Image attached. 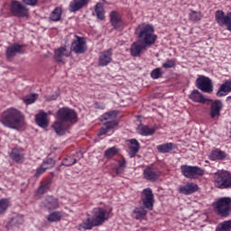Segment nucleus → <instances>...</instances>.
Returning <instances> with one entry per match:
<instances>
[{
	"label": "nucleus",
	"instance_id": "1",
	"mask_svg": "<svg viewBox=\"0 0 231 231\" xmlns=\"http://www.w3.org/2000/svg\"><path fill=\"white\" fill-rule=\"evenodd\" d=\"M152 24L142 23L135 28L138 41L132 43L130 53L133 57H140L142 51L154 44L157 35L154 34Z\"/></svg>",
	"mask_w": 231,
	"mask_h": 231
},
{
	"label": "nucleus",
	"instance_id": "2",
	"mask_svg": "<svg viewBox=\"0 0 231 231\" xmlns=\"http://www.w3.org/2000/svg\"><path fill=\"white\" fill-rule=\"evenodd\" d=\"M1 123L5 127L18 130L24 126L25 117L17 108H7L1 116Z\"/></svg>",
	"mask_w": 231,
	"mask_h": 231
},
{
	"label": "nucleus",
	"instance_id": "3",
	"mask_svg": "<svg viewBox=\"0 0 231 231\" xmlns=\"http://www.w3.org/2000/svg\"><path fill=\"white\" fill-rule=\"evenodd\" d=\"M10 13L17 18H27L30 16V9L22 1L12 0L10 3Z\"/></svg>",
	"mask_w": 231,
	"mask_h": 231
},
{
	"label": "nucleus",
	"instance_id": "4",
	"mask_svg": "<svg viewBox=\"0 0 231 231\" xmlns=\"http://www.w3.org/2000/svg\"><path fill=\"white\" fill-rule=\"evenodd\" d=\"M214 182L217 189L231 188V173L226 171H218L215 173Z\"/></svg>",
	"mask_w": 231,
	"mask_h": 231
},
{
	"label": "nucleus",
	"instance_id": "5",
	"mask_svg": "<svg viewBox=\"0 0 231 231\" xmlns=\"http://www.w3.org/2000/svg\"><path fill=\"white\" fill-rule=\"evenodd\" d=\"M213 206L219 216L226 217L231 212V199L222 198L215 202Z\"/></svg>",
	"mask_w": 231,
	"mask_h": 231
},
{
	"label": "nucleus",
	"instance_id": "6",
	"mask_svg": "<svg viewBox=\"0 0 231 231\" xmlns=\"http://www.w3.org/2000/svg\"><path fill=\"white\" fill-rule=\"evenodd\" d=\"M180 171L185 178L190 180L198 179L205 174V171L197 166L182 165Z\"/></svg>",
	"mask_w": 231,
	"mask_h": 231
},
{
	"label": "nucleus",
	"instance_id": "7",
	"mask_svg": "<svg viewBox=\"0 0 231 231\" xmlns=\"http://www.w3.org/2000/svg\"><path fill=\"white\" fill-rule=\"evenodd\" d=\"M78 117L77 113L73 108H68L64 106L63 108H60L57 112L58 120L66 123L69 125V123H73Z\"/></svg>",
	"mask_w": 231,
	"mask_h": 231
},
{
	"label": "nucleus",
	"instance_id": "8",
	"mask_svg": "<svg viewBox=\"0 0 231 231\" xmlns=\"http://www.w3.org/2000/svg\"><path fill=\"white\" fill-rule=\"evenodd\" d=\"M94 224L101 226L105 221L109 220V212L102 208H96L92 210Z\"/></svg>",
	"mask_w": 231,
	"mask_h": 231
},
{
	"label": "nucleus",
	"instance_id": "9",
	"mask_svg": "<svg viewBox=\"0 0 231 231\" xmlns=\"http://www.w3.org/2000/svg\"><path fill=\"white\" fill-rule=\"evenodd\" d=\"M215 19L219 26L226 25L227 30L231 32V12L225 14L223 10H217L215 13Z\"/></svg>",
	"mask_w": 231,
	"mask_h": 231
},
{
	"label": "nucleus",
	"instance_id": "10",
	"mask_svg": "<svg viewBox=\"0 0 231 231\" xmlns=\"http://www.w3.org/2000/svg\"><path fill=\"white\" fill-rule=\"evenodd\" d=\"M73 42H71V51L76 54H84L88 51V44L86 43V39L79 35H75Z\"/></svg>",
	"mask_w": 231,
	"mask_h": 231
},
{
	"label": "nucleus",
	"instance_id": "11",
	"mask_svg": "<svg viewBox=\"0 0 231 231\" xmlns=\"http://www.w3.org/2000/svg\"><path fill=\"white\" fill-rule=\"evenodd\" d=\"M197 88L204 93H212L213 85L210 78H207L206 76H199L196 80Z\"/></svg>",
	"mask_w": 231,
	"mask_h": 231
},
{
	"label": "nucleus",
	"instance_id": "12",
	"mask_svg": "<svg viewBox=\"0 0 231 231\" xmlns=\"http://www.w3.org/2000/svg\"><path fill=\"white\" fill-rule=\"evenodd\" d=\"M142 202L144 208L152 210L154 203V196L150 188L144 189L142 192Z\"/></svg>",
	"mask_w": 231,
	"mask_h": 231
},
{
	"label": "nucleus",
	"instance_id": "13",
	"mask_svg": "<svg viewBox=\"0 0 231 231\" xmlns=\"http://www.w3.org/2000/svg\"><path fill=\"white\" fill-rule=\"evenodd\" d=\"M110 23L116 31L124 29V20L122 15L117 11H111L110 13Z\"/></svg>",
	"mask_w": 231,
	"mask_h": 231
},
{
	"label": "nucleus",
	"instance_id": "14",
	"mask_svg": "<svg viewBox=\"0 0 231 231\" xmlns=\"http://www.w3.org/2000/svg\"><path fill=\"white\" fill-rule=\"evenodd\" d=\"M113 60V51L111 49L100 52L97 65L99 67H106Z\"/></svg>",
	"mask_w": 231,
	"mask_h": 231
},
{
	"label": "nucleus",
	"instance_id": "15",
	"mask_svg": "<svg viewBox=\"0 0 231 231\" xmlns=\"http://www.w3.org/2000/svg\"><path fill=\"white\" fill-rule=\"evenodd\" d=\"M23 45L18 44V43H13L9 45L6 49V58L12 59L14 58L17 54H23Z\"/></svg>",
	"mask_w": 231,
	"mask_h": 231
},
{
	"label": "nucleus",
	"instance_id": "16",
	"mask_svg": "<svg viewBox=\"0 0 231 231\" xmlns=\"http://www.w3.org/2000/svg\"><path fill=\"white\" fill-rule=\"evenodd\" d=\"M89 2H91V0H72L69 3V10L70 13H77L82 10L84 7L88 6Z\"/></svg>",
	"mask_w": 231,
	"mask_h": 231
},
{
	"label": "nucleus",
	"instance_id": "17",
	"mask_svg": "<svg viewBox=\"0 0 231 231\" xmlns=\"http://www.w3.org/2000/svg\"><path fill=\"white\" fill-rule=\"evenodd\" d=\"M116 112L113 111L103 116V119L106 121L105 126H106L107 129H113L118 125L116 123Z\"/></svg>",
	"mask_w": 231,
	"mask_h": 231
},
{
	"label": "nucleus",
	"instance_id": "18",
	"mask_svg": "<svg viewBox=\"0 0 231 231\" xmlns=\"http://www.w3.org/2000/svg\"><path fill=\"white\" fill-rule=\"evenodd\" d=\"M223 106L224 105L219 99H216L215 101H213L210 106V116L212 119H217L220 116Z\"/></svg>",
	"mask_w": 231,
	"mask_h": 231
},
{
	"label": "nucleus",
	"instance_id": "19",
	"mask_svg": "<svg viewBox=\"0 0 231 231\" xmlns=\"http://www.w3.org/2000/svg\"><path fill=\"white\" fill-rule=\"evenodd\" d=\"M51 127L53 128L54 132L59 135V136H62L64 134H66V133L68 132L69 128V125L66 124L63 121H56L55 123H53V125H51Z\"/></svg>",
	"mask_w": 231,
	"mask_h": 231
},
{
	"label": "nucleus",
	"instance_id": "20",
	"mask_svg": "<svg viewBox=\"0 0 231 231\" xmlns=\"http://www.w3.org/2000/svg\"><path fill=\"white\" fill-rule=\"evenodd\" d=\"M42 205L48 211L58 209L60 206L59 199L53 197L46 198L45 200L42 202Z\"/></svg>",
	"mask_w": 231,
	"mask_h": 231
},
{
	"label": "nucleus",
	"instance_id": "21",
	"mask_svg": "<svg viewBox=\"0 0 231 231\" xmlns=\"http://www.w3.org/2000/svg\"><path fill=\"white\" fill-rule=\"evenodd\" d=\"M160 177V173L152 167H147L143 171V178L151 182H155Z\"/></svg>",
	"mask_w": 231,
	"mask_h": 231
},
{
	"label": "nucleus",
	"instance_id": "22",
	"mask_svg": "<svg viewBox=\"0 0 231 231\" xmlns=\"http://www.w3.org/2000/svg\"><path fill=\"white\" fill-rule=\"evenodd\" d=\"M189 97L193 102L199 103V104H206L211 101V99H208V97H204V96L201 94V92H199V90H192Z\"/></svg>",
	"mask_w": 231,
	"mask_h": 231
},
{
	"label": "nucleus",
	"instance_id": "23",
	"mask_svg": "<svg viewBox=\"0 0 231 231\" xmlns=\"http://www.w3.org/2000/svg\"><path fill=\"white\" fill-rule=\"evenodd\" d=\"M231 92V79H226L225 83L221 85L217 92V97H222L226 96L228 93Z\"/></svg>",
	"mask_w": 231,
	"mask_h": 231
},
{
	"label": "nucleus",
	"instance_id": "24",
	"mask_svg": "<svg viewBox=\"0 0 231 231\" xmlns=\"http://www.w3.org/2000/svg\"><path fill=\"white\" fill-rule=\"evenodd\" d=\"M24 223L23 216H16L10 219V221L6 224V227L8 230L14 229V227H19V226Z\"/></svg>",
	"mask_w": 231,
	"mask_h": 231
},
{
	"label": "nucleus",
	"instance_id": "25",
	"mask_svg": "<svg viewBox=\"0 0 231 231\" xmlns=\"http://www.w3.org/2000/svg\"><path fill=\"white\" fill-rule=\"evenodd\" d=\"M35 122L42 128L49 127L48 114L42 112V113L36 115Z\"/></svg>",
	"mask_w": 231,
	"mask_h": 231
},
{
	"label": "nucleus",
	"instance_id": "26",
	"mask_svg": "<svg viewBox=\"0 0 231 231\" xmlns=\"http://www.w3.org/2000/svg\"><path fill=\"white\" fill-rule=\"evenodd\" d=\"M69 56L70 52L66 47H60L55 51V58L59 62H63L64 58H68Z\"/></svg>",
	"mask_w": 231,
	"mask_h": 231
},
{
	"label": "nucleus",
	"instance_id": "27",
	"mask_svg": "<svg viewBox=\"0 0 231 231\" xmlns=\"http://www.w3.org/2000/svg\"><path fill=\"white\" fill-rule=\"evenodd\" d=\"M199 187L195 183H188L185 186H180L179 191L184 195H190L198 190Z\"/></svg>",
	"mask_w": 231,
	"mask_h": 231
},
{
	"label": "nucleus",
	"instance_id": "28",
	"mask_svg": "<svg viewBox=\"0 0 231 231\" xmlns=\"http://www.w3.org/2000/svg\"><path fill=\"white\" fill-rule=\"evenodd\" d=\"M127 143H129L130 157L133 158L140 151V143L136 139L128 140Z\"/></svg>",
	"mask_w": 231,
	"mask_h": 231
},
{
	"label": "nucleus",
	"instance_id": "29",
	"mask_svg": "<svg viewBox=\"0 0 231 231\" xmlns=\"http://www.w3.org/2000/svg\"><path fill=\"white\" fill-rule=\"evenodd\" d=\"M156 130H157L156 126H153V127L150 128L149 126L143 125H139L138 128H137L138 134L143 135V136L152 135L155 133Z\"/></svg>",
	"mask_w": 231,
	"mask_h": 231
},
{
	"label": "nucleus",
	"instance_id": "30",
	"mask_svg": "<svg viewBox=\"0 0 231 231\" xmlns=\"http://www.w3.org/2000/svg\"><path fill=\"white\" fill-rule=\"evenodd\" d=\"M11 159L16 162H23L24 160V153L22 149L14 148L10 153Z\"/></svg>",
	"mask_w": 231,
	"mask_h": 231
},
{
	"label": "nucleus",
	"instance_id": "31",
	"mask_svg": "<svg viewBox=\"0 0 231 231\" xmlns=\"http://www.w3.org/2000/svg\"><path fill=\"white\" fill-rule=\"evenodd\" d=\"M226 157V154L225 152L219 150V149H216V150H213L209 155H208V158L210 161H222L224 160L225 158Z\"/></svg>",
	"mask_w": 231,
	"mask_h": 231
},
{
	"label": "nucleus",
	"instance_id": "32",
	"mask_svg": "<svg viewBox=\"0 0 231 231\" xmlns=\"http://www.w3.org/2000/svg\"><path fill=\"white\" fill-rule=\"evenodd\" d=\"M95 13L98 20H106V10L104 9V5L102 3H97L95 5Z\"/></svg>",
	"mask_w": 231,
	"mask_h": 231
},
{
	"label": "nucleus",
	"instance_id": "33",
	"mask_svg": "<svg viewBox=\"0 0 231 231\" xmlns=\"http://www.w3.org/2000/svg\"><path fill=\"white\" fill-rule=\"evenodd\" d=\"M62 18V8L60 6L55 7L51 14H50V20L51 22H60Z\"/></svg>",
	"mask_w": 231,
	"mask_h": 231
},
{
	"label": "nucleus",
	"instance_id": "34",
	"mask_svg": "<svg viewBox=\"0 0 231 231\" xmlns=\"http://www.w3.org/2000/svg\"><path fill=\"white\" fill-rule=\"evenodd\" d=\"M174 148L175 145L172 143H163L156 147L157 151L162 154L170 153Z\"/></svg>",
	"mask_w": 231,
	"mask_h": 231
},
{
	"label": "nucleus",
	"instance_id": "35",
	"mask_svg": "<svg viewBox=\"0 0 231 231\" xmlns=\"http://www.w3.org/2000/svg\"><path fill=\"white\" fill-rule=\"evenodd\" d=\"M146 214H147V211L143 207H140V208H135L133 210L132 216L134 218L140 220L146 216Z\"/></svg>",
	"mask_w": 231,
	"mask_h": 231
},
{
	"label": "nucleus",
	"instance_id": "36",
	"mask_svg": "<svg viewBox=\"0 0 231 231\" xmlns=\"http://www.w3.org/2000/svg\"><path fill=\"white\" fill-rule=\"evenodd\" d=\"M62 217H63L62 212L55 211V212L51 213L48 216L47 220L50 223L60 222L62 219Z\"/></svg>",
	"mask_w": 231,
	"mask_h": 231
},
{
	"label": "nucleus",
	"instance_id": "37",
	"mask_svg": "<svg viewBox=\"0 0 231 231\" xmlns=\"http://www.w3.org/2000/svg\"><path fill=\"white\" fill-rule=\"evenodd\" d=\"M216 231H231V219L219 223L216 227Z\"/></svg>",
	"mask_w": 231,
	"mask_h": 231
},
{
	"label": "nucleus",
	"instance_id": "38",
	"mask_svg": "<svg viewBox=\"0 0 231 231\" xmlns=\"http://www.w3.org/2000/svg\"><path fill=\"white\" fill-rule=\"evenodd\" d=\"M94 226H97L95 224V220L90 217H88L87 220L80 225V227L83 228L84 230L91 229Z\"/></svg>",
	"mask_w": 231,
	"mask_h": 231
},
{
	"label": "nucleus",
	"instance_id": "39",
	"mask_svg": "<svg viewBox=\"0 0 231 231\" xmlns=\"http://www.w3.org/2000/svg\"><path fill=\"white\" fill-rule=\"evenodd\" d=\"M203 17L202 13L199 11L191 10L189 13V20L193 23L199 22Z\"/></svg>",
	"mask_w": 231,
	"mask_h": 231
},
{
	"label": "nucleus",
	"instance_id": "40",
	"mask_svg": "<svg viewBox=\"0 0 231 231\" xmlns=\"http://www.w3.org/2000/svg\"><path fill=\"white\" fill-rule=\"evenodd\" d=\"M77 162H78V159H76L74 156H68L63 160L61 165L66 167H70L76 164Z\"/></svg>",
	"mask_w": 231,
	"mask_h": 231
},
{
	"label": "nucleus",
	"instance_id": "41",
	"mask_svg": "<svg viewBox=\"0 0 231 231\" xmlns=\"http://www.w3.org/2000/svg\"><path fill=\"white\" fill-rule=\"evenodd\" d=\"M39 97V95L38 94H30L29 96H25L23 97V102L26 104V105H32L33 103L36 102V100L38 99Z\"/></svg>",
	"mask_w": 231,
	"mask_h": 231
},
{
	"label": "nucleus",
	"instance_id": "42",
	"mask_svg": "<svg viewBox=\"0 0 231 231\" xmlns=\"http://www.w3.org/2000/svg\"><path fill=\"white\" fill-rule=\"evenodd\" d=\"M46 171L52 169L56 165V162L53 159H47L41 164Z\"/></svg>",
	"mask_w": 231,
	"mask_h": 231
},
{
	"label": "nucleus",
	"instance_id": "43",
	"mask_svg": "<svg viewBox=\"0 0 231 231\" xmlns=\"http://www.w3.org/2000/svg\"><path fill=\"white\" fill-rule=\"evenodd\" d=\"M10 205V201L7 199H0V214L5 213Z\"/></svg>",
	"mask_w": 231,
	"mask_h": 231
},
{
	"label": "nucleus",
	"instance_id": "44",
	"mask_svg": "<svg viewBox=\"0 0 231 231\" xmlns=\"http://www.w3.org/2000/svg\"><path fill=\"white\" fill-rule=\"evenodd\" d=\"M117 152H118V148L111 147L105 152V157L106 159H111L112 157H115V155H116Z\"/></svg>",
	"mask_w": 231,
	"mask_h": 231
},
{
	"label": "nucleus",
	"instance_id": "45",
	"mask_svg": "<svg viewBox=\"0 0 231 231\" xmlns=\"http://www.w3.org/2000/svg\"><path fill=\"white\" fill-rule=\"evenodd\" d=\"M163 75V72L162 71V69L157 68V69H153L151 72V77L153 79H161Z\"/></svg>",
	"mask_w": 231,
	"mask_h": 231
},
{
	"label": "nucleus",
	"instance_id": "46",
	"mask_svg": "<svg viewBox=\"0 0 231 231\" xmlns=\"http://www.w3.org/2000/svg\"><path fill=\"white\" fill-rule=\"evenodd\" d=\"M50 182H45L44 184L41 185L38 189V194L43 195L45 194L50 189Z\"/></svg>",
	"mask_w": 231,
	"mask_h": 231
},
{
	"label": "nucleus",
	"instance_id": "47",
	"mask_svg": "<svg viewBox=\"0 0 231 231\" xmlns=\"http://www.w3.org/2000/svg\"><path fill=\"white\" fill-rule=\"evenodd\" d=\"M176 66V60H167L165 63H162V68L168 69L175 68Z\"/></svg>",
	"mask_w": 231,
	"mask_h": 231
},
{
	"label": "nucleus",
	"instance_id": "48",
	"mask_svg": "<svg viewBox=\"0 0 231 231\" xmlns=\"http://www.w3.org/2000/svg\"><path fill=\"white\" fill-rule=\"evenodd\" d=\"M22 2L28 6L34 7L38 5L39 0H22Z\"/></svg>",
	"mask_w": 231,
	"mask_h": 231
},
{
	"label": "nucleus",
	"instance_id": "49",
	"mask_svg": "<svg viewBox=\"0 0 231 231\" xmlns=\"http://www.w3.org/2000/svg\"><path fill=\"white\" fill-rule=\"evenodd\" d=\"M46 169L42 167V165L36 170V173L34 174L35 178L41 177L43 173L46 172Z\"/></svg>",
	"mask_w": 231,
	"mask_h": 231
},
{
	"label": "nucleus",
	"instance_id": "50",
	"mask_svg": "<svg viewBox=\"0 0 231 231\" xmlns=\"http://www.w3.org/2000/svg\"><path fill=\"white\" fill-rule=\"evenodd\" d=\"M127 165V162H125V159H122L118 162V167L116 169V171L118 172L119 170L125 169V166Z\"/></svg>",
	"mask_w": 231,
	"mask_h": 231
},
{
	"label": "nucleus",
	"instance_id": "51",
	"mask_svg": "<svg viewBox=\"0 0 231 231\" xmlns=\"http://www.w3.org/2000/svg\"><path fill=\"white\" fill-rule=\"evenodd\" d=\"M111 129L112 128H107V126H106V124H104V127H102L99 130L98 136H102V135L107 134L109 132V130H111Z\"/></svg>",
	"mask_w": 231,
	"mask_h": 231
},
{
	"label": "nucleus",
	"instance_id": "52",
	"mask_svg": "<svg viewBox=\"0 0 231 231\" xmlns=\"http://www.w3.org/2000/svg\"><path fill=\"white\" fill-rule=\"evenodd\" d=\"M95 107L97 109L104 110V109H106V104L105 103H96Z\"/></svg>",
	"mask_w": 231,
	"mask_h": 231
},
{
	"label": "nucleus",
	"instance_id": "53",
	"mask_svg": "<svg viewBox=\"0 0 231 231\" xmlns=\"http://www.w3.org/2000/svg\"><path fill=\"white\" fill-rule=\"evenodd\" d=\"M59 97V94H56L55 96H51L50 100H56Z\"/></svg>",
	"mask_w": 231,
	"mask_h": 231
},
{
	"label": "nucleus",
	"instance_id": "54",
	"mask_svg": "<svg viewBox=\"0 0 231 231\" xmlns=\"http://www.w3.org/2000/svg\"><path fill=\"white\" fill-rule=\"evenodd\" d=\"M226 101H227V102L231 101V96H228V97H226Z\"/></svg>",
	"mask_w": 231,
	"mask_h": 231
},
{
	"label": "nucleus",
	"instance_id": "55",
	"mask_svg": "<svg viewBox=\"0 0 231 231\" xmlns=\"http://www.w3.org/2000/svg\"><path fill=\"white\" fill-rule=\"evenodd\" d=\"M230 134H231V129H230Z\"/></svg>",
	"mask_w": 231,
	"mask_h": 231
}]
</instances>
